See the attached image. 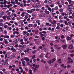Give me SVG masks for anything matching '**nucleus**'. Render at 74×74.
I'll use <instances>...</instances> for the list:
<instances>
[{
    "label": "nucleus",
    "mask_w": 74,
    "mask_h": 74,
    "mask_svg": "<svg viewBox=\"0 0 74 74\" xmlns=\"http://www.w3.org/2000/svg\"><path fill=\"white\" fill-rule=\"evenodd\" d=\"M15 35L14 34H12L10 35L11 38H14L15 37Z\"/></svg>",
    "instance_id": "20"
},
{
    "label": "nucleus",
    "mask_w": 74,
    "mask_h": 74,
    "mask_svg": "<svg viewBox=\"0 0 74 74\" xmlns=\"http://www.w3.org/2000/svg\"><path fill=\"white\" fill-rule=\"evenodd\" d=\"M44 50L45 52H47V51L48 50V49H47V48H45Z\"/></svg>",
    "instance_id": "53"
},
{
    "label": "nucleus",
    "mask_w": 74,
    "mask_h": 74,
    "mask_svg": "<svg viewBox=\"0 0 74 74\" xmlns=\"http://www.w3.org/2000/svg\"><path fill=\"white\" fill-rule=\"evenodd\" d=\"M62 47H63L64 49H66L67 48V45H62Z\"/></svg>",
    "instance_id": "7"
},
{
    "label": "nucleus",
    "mask_w": 74,
    "mask_h": 74,
    "mask_svg": "<svg viewBox=\"0 0 74 74\" xmlns=\"http://www.w3.org/2000/svg\"><path fill=\"white\" fill-rule=\"evenodd\" d=\"M42 10H45V7H42Z\"/></svg>",
    "instance_id": "60"
},
{
    "label": "nucleus",
    "mask_w": 74,
    "mask_h": 74,
    "mask_svg": "<svg viewBox=\"0 0 74 74\" xmlns=\"http://www.w3.org/2000/svg\"><path fill=\"white\" fill-rule=\"evenodd\" d=\"M35 34H38V30H36L35 31Z\"/></svg>",
    "instance_id": "29"
},
{
    "label": "nucleus",
    "mask_w": 74,
    "mask_h": 74,
    "mask_svg": "<svg viewBox=\"0 0 74 74\" xmlns=\"http://www.w3.org/2000/svg\"><path fill=\"white\" fill-rule=\"evenodd\" d=\"M56 59L55 58H53L51 60H50L47 62L48 63H49V64L51 65L52 63H53L56 60Z\"/></svg>",
    "instance_id": "1"
},
{
    "label": "nucleus",
    "mask_w": 74,
    "mask_h": 74,
    "mask_svg": "<svg viewBox=\"0 0 74 74\" xmlns=\"http://www.w3.org/2000/svg\"><path fill=\"white\" fill-rule=\"evenodd\" d=\"M44 3L45 4H47L48 3V1L47 0H45L44 1Z\"/></svg>",
    "instance_id": "59"
},
{
    "label": "nucleus",
    "mask_w": 74,
    "mask_h": 74,
    "mask_svg": "<svg viewBox=\"0 0 74 74\" xmlns=\"http://www.w3.org/2000/svg\"><path fill=\"white\" fill-rule=\"evenodd\" d=\"M21 25H19V27H23V26H24V24L23 23V22H22Z\"/></svg>",
    "instance_id": "21"
},
{
    "label": "nucleus",
    "mask_w": 74,
    "mask_h": 74,
    "mask_svg": "<svg viewBox=\"0 0 74 74\" xmlns=\"http://www.w3.org/2000/svg\"><path fill=\"white\" fill-rule=\"evenodd\" d=\"M68 48H69V49H73V45H69Z\"/></svg>",
    "instance_id": "9"
},
{
    "label": "nucleus",
    "mask_w": 74,
    "mask_h": 74,
    "mask_svg": "<svg viewBox=\"0 0 74 74\" xmlns=\"http://www.w3.org/2000/svg\"><path fill=\"white\" fill-rule=\"evenodd\" d=\"M57 62H58V63H62V60H61L60 59H59L58 60Z\"/></svg>",
    "instance_id": "12"
},
{
    "label": "nucleus",
    "mask_w": 74,
    "mask_h": 74,
    "mask_svg": "<svg viewBox=\"0 0 74 74\" xmlns=\"http://www.w3.org/2000/svg\"><path fill=\"white\" fill-rule=\"evenodd\" d=\"M34 38H39V36H34Z\"/></svg>",
    "instance_id": "51"
},
{
    "label": "nucleus",
    "mask_w": 74,
    "mask_h": 74,
    "mask_svg": "<svg viewBox=\"0 0 74 74\" xmlns=\"http://www.w3.org/2000/svg\"><path fill=\"white\" fill-rule=\"evenodd\" d=\"M23 35H26V34L27 33V32L26 31H23Z\"/></svg>",
    "instance_id": "18"
},
{
    "label": "nucleus",
    "mask_w": 74,
    "mask_h": 74,
    "mask_svg": "<svg viewBox=\"0 0 74 74\" xmlns=\"http://www.w3.org/2000/svg\"><path fill=\"white\" fill-rule=\"evenodd\" d=\"M39 67H40V66L38 65H36V67H35V68L36 69H38V68H39Z\"/></svg>",
    "instance_id": "36"
},
{
    "label": "nucleus",
    "mask_w": 74,
    "mask_h": 74,
    "mask_svg": "<svg viewBox=\"0 0 74 74\" xmlns=\"http://www.w3.org/2000/svg\"><path fill=\"white\" fill-rule=\"evenodd\" d=\"M31 50H32V49L28 48L27 49V52H29V51H30Z\"/></svg>",
    "instance_id": "30"
},
{
    "label": "nucleus",
    "mask_w": 74,
    "mask_h": 74,
    "mask_svg": "<svg viewBox=\"0 0 74 74\" xmlns=\"http://www.w3.org/2000/svg\"><path fill=\"white\" fill-rule=\"evenodd\" d=\"M24 60H25L27 61V62L29 61V58H28L27 57H25L24 58Z\"/></svg>",
    "instance_id": "15"
},
{
    "label": "nucleus",
    "mask_w": 74,
    "mask_h": 74,
    "mask_svg": "<svg viewBox=\"0 0 74 74\" xmlns=\"http://www.w3.org/2000/svg\"><path fill=\"white\" fill-rule=\"evenodd\" d=\"M3 41L5 44L7 45V44H8V40H7V39H4Z\"/></svg>",
    "instance_id": "6"
},
{
    "label": "nucleus",
    "mask_w": 74,
    "mask_h": 74,
    "mask_svg": "<svg viewBox=\"0 0 74 74\" xmlns=\"http://www.w3.org/2000/svg\"><path fill=\"white\" fill-rule=\"evenodd\" d=\"M25 44L24 42H21L20 43V44H21V45H23V44Z\"/></svg>",
    "instance_id": "64"
},
{
    "label": "nucleus",
    "mask_w": 74,
    "mask_h": 74,
    "mask_svg": "<svg viewBox=\"0 0 74 74\" xmlns=\"http://www.w3.org/2000/svg\"><path fill=\"white\" fill-rule=\"evenodd\" d=\"M35 8H40V6L37 4H36L35 5Z\"/></svg>",
    "instance_id": "14"
},
{
    "label": "nucleus",
    "mask_w": 74,
    "mask_h": 74,
    "mask_svg": "<svg viewBox=\"0 0 74 74\" xmlns=\"http://www.w3.org/2000/svg\"><path fill=\"white\" fill-rule=\"evenodd\" d=\"M59 19H63V16H62V15H60L59 16Z\"/></svg>",
    "instance_id": "26"
},
{
    "label": "nucleus",
    "mask_w": 74,
    "mask_h": 74,
    "mask_svg": "<svg viewBox=\"0 0 74 74\" xmlns=\"http://www.w3.org/2000/svg\"><path fill=\"white\" fill-rule=\"evenodd\" d=\"M66 42V40H63L62 41V44H63V43H64V42Z\"/></svg>",
    "instance_id": "48"
},
{
    "label": "nucleus",
    "mask_w": 74,
    "mask_h": 74,
    "mask_svg": "<svg viewBox=\"0 0 74 74\" xmlns=\"http://www.w3.org/2000/svg\"><path fill=\"white\" fill-rule=\"evenodd\" d=\"M27 12H28V13H30L31 14V11L30 10H27Z\"/></svg>",
    "instance_id": "54"
},
{
    "label": "nucleus",
    "mask_w": 74,
    "mask_h": 74,
    "mask_svg": "<svg viewBox=\"0 0 74 74\" xmlns=\"http://www.w3.org/2000/svg\"><path fill=\"white\" fill-rule=\"evenodd\" d=\"M56 23V20H53L52 22H51V24H53V25H55Z\"/></svg>",
    "instance_id": "10"
},
{
    "label": "nucleus",
    "mask_w": 74,
    "mask_h": 74,
    "mask_svg": "<svg viewBox=\"0 0 74 74\" xmlns=\"http://www.w3.org/2000/svg\"><path fill=\"white\" fill-rule=\"evenodd\" d=\"M3 2H4L3 4L4 5H6V3H7V1H6L5 0H4Z\"/></svg>",
    "instance_id": "23"
},
{
    "label": "nucleus",
    "mask_w": 74,
    "mask_h": 74,
    "mask_svg": "<svg viewBox=\"0 0 74 74\" xmlns=\"http://www.w3.org/2000/svg\"><path fill=\"white\" fill-rule=\"evenodd\" d=\"M30 43V41H28L27 42V43H25V44H29Z\"/></svg>",
    "instance_id": "58"
},
{
    "label": "nucleus",
    "mask_w": 74,
    "mask_h": 74,
    "mask_svg": "<svg viewBox=\"0 0 74 74\" xmlns=\"http://www.w3.org/2000/svg\"><path fill=\"white\" fill-rule=\"evenodd\" d=\"M71 8L70 7H69L67 8V11H69V10H71Z\"/></svg>",
    "instance_id": "55"
},
{
    "label": "nucleus",
    "mask_w": 74,
    "mask_h": 74,
    "mask_svg": "<svg viewBox=\"0 0 74 74\" xmlns=\"http://www.w3.org/2000/svg\"><path fill=\"white\" fill-rule=\"evenodd\" d=\"M54 8L55 10H57L58 9V6H56Z\"/></svg>",
    "instance_id": "39"
},
{
    "label": "nucleus",
    "mask_w": 74,
    "mask_h": 74,
    "mask_svg": "<svg viewBox=\"0 0 74 74\" xmlns=\"http://www.w3.org/2000/svg\"><path fill=\"white\" fill-rule=\"evenodd\" d=\"M68 24L69 26H71V21H69Z\"/></svg>",
    "instance_id": "40"
},
{
    "label": "nucleus",
    "mask_w": 74,
    "mask_h": 74,
    "mask_svg": "<svg viewBox=\"0 0 74 74\" xmlns=\"http://www.w3.org/2000/svg\"><path fill=\"white\" fill-rule=\"evenodd\" d=\"M48 10H49L50 12H52V10H51V8L49 7L48 8Z\"/></svg>",
    "instance_id": "31"
},
{
    "label": "nucleus",
    "mask_w": 74,
    "mask_h": 74,
    "mask_svg": "<svg viewBox=\"0 0 74 74\" xmlns=\"http://www.w3.org/2000/svg\"><path fill=\"white\" fill-rule=\"evenodd\" d=\"M37 26V24H35L33 26V27H36Z\"/></svg>",
    "instance_id": "41"
},
{
    "label": "nucleus",
    "mask_w": 74,
    "mask_h": 74,
    "mask_svg": "<svg viewBox=\"0 0 74 74\" xmlns=\"http://www.w3.org/2000/svg\"><path fill=\"white\" fill-rule=\"evenodd\" d=\"M52 3V1L51 0H49L48 1V3H49V4H51Z\"/></svg>",
    "instance_id": "32"
},
{
    "label": "nucleus",
    "mask_w": 74,
    "mask_h": 74,
    "mask_svg": "<svg viewBox=\"0 0 74 74\" xmlns=\"http://www.w3.org/2000/svg\"><path fill=\"white\" fill-rule=\"evenodd\" d=\"M64 23L65 24V25L66 26H68V23H67V21H64Z\"/></svg>",
    "instance_id": "25"
},
{
    "label": "nucleus",
    "mask_w": 74,
    "mask_h": 74,
    "mask_svg": "<svg viewBox=\"0 0 74 74\" xmlns=\"http://www.w3.org/2000/svg\"><path fill=\"white\" fill-rule=\"evenodd\" d=\"M45 7H47L48 8L49 7V5H48L47 4H46L45 5Z\"/></svg>",
    "instance_id": "28"
},
{
    "label": "nucleus",
    "mask_w": 74,
    "mask_h": 74,
    "mask_svg": "<svg viewBox=\"0 0 74 74\" xmlns=\"http://www.w3.org/2000/svg\"><path fill=\"white\" fill-rule=\"evenodd\" d=\"M2 71H3V72H4V73L5 74V72H4L5 71H6V70L5 69H2Z\"/></svg>",
    "instance_id": "46"
},
{
    "label": "nucleus",
    "mask_w": 74,
    "mask_h": 74,
    "mask_svg": "<svg viewBox=\"0 0 74 74\" xmlns=\"http://www.w3.org/2000/svg\"><path fill=\"white\" fill-rule=\"evenodd\" d=\"M43 16H44V17H45L46 18H47V17H48V15L47 14H43Z\"/></svg>",
    "instance_id": "42"
},
{
    "label": "nucleus",
    "mask_w": 74,
    "mask_h": 74,
    "mask_svg": "<svg viewBox=\"0 0 74 74\" xmlns=\"http://www.w3.org/2000/svg\"><path fill=\"white\" fill-rule=\"evenodd\" d=\"M73 60L71 59L70 61H69L67 62L68 64H69V63H73Z\"/></svg>",
    "instance_id": "17"
},
{
    "label": "nucleus",
    "mask_w": 74,
    "mask_h": 74,
    "mask_svg": "<svg viewBox=\"0 0 74 74\" xmlns=\"http://www.w3.org/2000/svg\"><path fill=\"white\" fill-rule=\"evenodd\" d=\"M52 15L53 17H54L55 16V13H53L52 14Z\"/></svg>",
    "instance_id": "44"
},
{
    "label": "nucleus",
    "mask_w": 74,
    "mask_h": 74,
    "mask_svg": "<svg viewBox=\"0 0 74 74\" xmlns=\"http://www.w3.org/2000/svg\"><path fill=\"white\" fill-rule=\"evenodd\" d=\"M67 1H68L69 4H71V1H72L71 0H67Z\"/></svg>",
    "instance_id": "47"
},
{
    "label": "nucleus",
    "mask_w": 74,
    "mask_h": 74,
    "mask_svg": "<svg viewBox=\"0 0 74 74\" xmlns=\"http://www.w3.org/2000/svg\"><path fill=\"white\" fill-rule=\"evenodd\" d=\"M22 64H23V66H25V61H23L22 62Z\"/></svg>",
    "instance_id": "16"
},
{
    "label": "nucleus",
    "mask_w": 74,
    "mask_h": 74,
    "mask_svg": "<svg viewBox=\"0 0 74 74\" xmlns=\"http://www.w3.org/2000/svg\"><path fill=\"white\" fill-rule=\"evenodd\" d=\"M51 52H55V49H53L51 50Z\"/></svg>",
    "instance_id": "61"
},
{
    "label": "nucleus",
    "mask_w": 74,
    "mask_h": 74,
    "mask_svg": "<svg viewBox=\"0 0 74 74\" xmlns=\"http://www.w3.org/2000/svg\"><path fill=\"white\" fill-rule=\"evenodd\" d=\"M8 61V59H7L5 60V62L4 63V65H6V66H8V63L7 62Z\"/></svg>",
    "instance_id": "3"
},
{
    "label": "nucleus",
    "mask_w": 74,
    "mask_h": 74,
    "mask_svg": "<svg viewBox=\"0 0 74 74\" xmlns=\"http://www.w3.org/2000/svg\"><path fill=\"white\" fill-rule=\"evenodd\" d=\"M6 18H7V16H3V19H5V20H6Z\"/></svg>",
    "instance_id": "52"
},
{
    "label": "nucleus",
    "mask_w": 74,
    "mask_h": 74,
    "mask_svg": "<svg viewBox=\"0 0 74 74\" xmlns=\"http://www.w3.org/2000/svg\"><path fill=\"white\" fill-rule=\"evenodd\" d=\"M21 19V17H18L17 18V20H19Z\"/></svg>",
    "instance_id": "62"
},
{
    "label": "nucleus",
    "mask_w": 74,
    "mask_h": 74,
    "mask_svg": "<svg viewBox=\"0 0 74 74\" xmlns=\"http://www.w3.org/2000/svg\"><path fill=\"white\" fill-rule=\"evenodd\" d=\"M32 70H29V74H33V73L32 72Z\"/></svg>",
    "instance_id": "35"
},
{
    "label": "nucleus",
    "mask_w": 74,
    "mask_h": 74,
    "mask_svg": "<svg viewBox=\"0 0 74 74\" xmlns=\"http://www.w3.org/2000/svg\"><path fill=\"white\" fill-rule=\"evenodd\" d=\"M44 16V14L42 13L39 15V17H43Z\"/></svg>",
    "instance_id": "19"
},
{
    "label": "nucleus",
    "mask_w": 74,
    "mask_h": 74,
    "mask_svg": "<svg viewBox=\"0 0 74 74\" xmlns=\"http://www.w3.org/2000/svg\"><path fill=\"white\" fill-rule=\"evenodd\" d=\"M6 18H7V19H8L9 20H10V17L9 16H7L6 15Z\"/></svg>",
    "instance_id": "50"
},
{
    "label": "nucleus",
    "mask_w": 74,
    "mask_h": 74,
    "mask_svg": "<svg viewBox=\"0 0 74 74\" xmlns=\"http://www.w3.org/2000/svg\"><path fill=\"white\" fill-rule=\"evenodd\" d=\"M22 20H20V21H19L18 23V24L19 25H20V24H21V23H22Z\"/></svg>",
    "instance_id": "45"
},
{
    "label": "nucleus",
    "mask_w": 74,
    "mask_h": 74,
    "mask_svg": "<svg viewBox=\"0 0 74 74\" xmlns=\"http://www.w3.org/2000/svg\"><path fill=\"white\" fill-rule=\"evenodd\" d=\"M46 58H50L51 57V54L49 53H47L45 56Z\"/></svg>",
    "instance_id": "2"
},
{
    "label": "nucleus",
    "mask_w": 74,
    "mask_h": 74,
    "mask_svg": "<svg viewBox=\"0 0 74 74\" xmlns=\"http://www.w3.org/2000/svg\"><path fill=\"white\" fill-rule=\"evenodd\" d=\"M4 28H7L8 27V26L7 25H5L4 26Z\"/></svg>",
    "instance_id": "63"
},
{
    "label": "nucleus",
    "mask_w": 74,
    "mask_h": 74,
    "mask_svg": "<svg viewBox=\"0 0 74 74\" xmlns=\"http://www.w3.org/2000/svg\"><path fill=\"white\" fill-rule=\"evenodd\" d=\"M71 37L68 36H66V40H68V41H69L70 40H71Z\"/></svg>",
    "instance_id": "4"
},
{
    "label": "nucleus",
    "mask_w": 74,
    "mask_h": 74,
    "mask_svg": "<svg viewBox=\"0 0 74 74\" xmlns=\"http://www.w3.org/2000/svg\"><path fill=\"white\" fill-rule=\"evenodd\" d=\"M64 35H62L61 36V38H64Z\"/></svg>",
    "instance_id": "56"
},
{
    "label": "nucleus",
    "mask_w": 74,
    "mask_h": 74,
    "mask_svg": "<svg viewBox=\"0 0 74 74\" xmlns=\"http://www.w3.org/2000/svg\"><path fill=\"white\" fill-rule=\"evenodd\" d=\"M32 25H32V24H29V25H28V27H32Z\"/></svg>",
    "instance_id": "38"
},
{
    "label": "nucleus",
    "mask_w": 74,
    "mask_h": 74,
    "mask_svg": "<svg viewBox=\"0 0 74 74\" xmlns=\"http://www.w3.org/2000/svg\"><path fill=\"white\" fill-rule=\"evenodd\" d=\"M63 9L61 8L59 10V11L60 12H62L63 11Z\"/></svg>",
    "instance_id": "27"
},
{
    "label": "nucleus",
    "mask_w": 74,
    "mask_h": 74,
    "mask_svg": "<svg viewBox=\"0 0 74 74\" xmlns=\"http://www.w3.org/2000/svg\"><path fill=\"white\" fill-rule=\"evenodd\" d=\"M16 34H19V32L16 31L14 32L13 34H14L15 36Z\"/></svg>",
    "instance_id": "8"
},
{
    "label": "nucleus",
    "mask_w": 74,
    "mask_h": 74,
    "mask_svg": "<svg viewBox=\"0 0 74 74\" xmlns=\"http://www.w3.org/2000/svg\"><path fill=\"white\" fill-rule=\"evenodd\" d=\"M36 55H34L32 57V58L33 59H36Z\"/></svg>",
    "instance_id": "34"
},
{
    "label": "nucleus",
    "mask_w": 74,
    "mask_h": 74,
    "mask_svg": "<svg viewBox=\"0 0 74 74\" xmlns=\"http://www.w3.org/2000/svg\"><path fill=\"white\" fill-rule=\"evenodd\" d=\"M11 51H13V52H16V49L12 47L11 49Z\"/></svg>",
    "instance_id": "11"
},
{
    "label": "nucleus",
    "mask_w": 74,
    "mask_h": 74,
    "mask_svg": "<svg viewBox=\"0 0 74 74\" xmlns=\"http://www.w3.org/2000/svg\"><path fill=\"white\" fill-rule=\"evenodd\" d=\"M31 13H32L33 12H34V11H35V9H31Z\"/></svg>",
    "instance_id": "22"
},
{
    "label": "nucleus",
    "mask_w": 74,
    "mask_h": 74,
    "mask_svg": "<svg viewBox=\"0 0 74 74\" xmlns=\"http://www.w3.org/2000/svg\"><path fill=\"white\" fill-rule=\"evenodd\" d=\"M25 19H27L28 18V16H29V14L28 13H26L25 14Z\"/></svg>",
    "instance_id": "5"
},
{
    "label": "nucleus",
    "mask_w": 74,
    "mask_h": 74,
    "mask_svg": "<svg viewBox=\"0 0 74 74\" xmlns=\"http://www.w3.org/2000/svg\"><path fill=\"white\" fill-rule=\"evenodd\" d=\"M31 2V1L30 0H28L27 1V3H30Z\"/></svg>",
    "instance_id": "57"
},
{
    "label": "nucleus",
    "mask_w": 74,
    "mask_h": 74,
    "mask_svg": "<svg viewBox=\"0 0 74 74\" xmlns=\"http://www.w3.org/2000/svg\"><path fill=\"white\" fill-rule=\"evenodd\" d=\"M41 62H42V63H46V61L44 60H41Z\"/></svg>",
    "instance_id": "37"
},
{
    "label": "nucleus",
    "mask_w": 74,
    "mask_h": 74,
    "mask_svg": "<svg viewBox=\"0 0 74 74\" xmlns=\"http://www.w3.org/2000/svg\"><path fill=\"white\" fill-rule=\"evenodd\" d=\"M25 12H23V13L21 14V16H22V17H23V16H25Z\"/></svg>",
    "instance_id": "24"
},
{
    "label": "nucleus",
    "mask_w": 74,
    "mask_h": 74,
    "mask_svg": "<svg viewBox=\"0 0 74 74\" xmlns=\"http://www.w3.org/2000/svg\"><path fill=\"white\" fill-rule=\"evenodd\" d=\"M0 14L1 15H4V14H5V12H3L2 11H0Z\"/></svg>",
    "instance_id": "13"
},
{
    "label": "nucleus",
    "mask_w": 74,
    "mask_h": 74,
    "mask_svg": "<svg viewBox=\"0 0 74 74\" xmlns=\"http://www.w3.org/2000/svg\"><path fill=\"white\" fill-rule=\"evenodd\" d=\"M74 54H71L70 55V56L72 57V58H73V56H74Z\"/></svg>",
    "instance_id": "49"
},
{
    "label": "nucleus",
    "mask_w": 74,
    "mask_h": 74,
    "mask_svg": "<svg viewBox=\"0 0 74 74\" xmlns=\"http://www.w3.org/2000/svg\"><path fill=\"white\" fill-rule=\"evenodd\" d=\"M50 6L51 8H52V7H55V5L53 4H51L50 5Z\"/></svg>",
    "instance_id": "33"
},
{
    "label": "nucleus",
    "mask_w": 74,
    "mask_h": 74,
    "mask_svg": "<svg viewBox=\"0 0 74 74\" xmlns=\"http://www.w3.org/2000/svg\"><path fill=\"white\" fill-rule=\"evenodd\" d=\"M15 1H11V4H13L14 5L15 4Z\"/></svg>",
    "instance_id": "43"
}]
</instances>
